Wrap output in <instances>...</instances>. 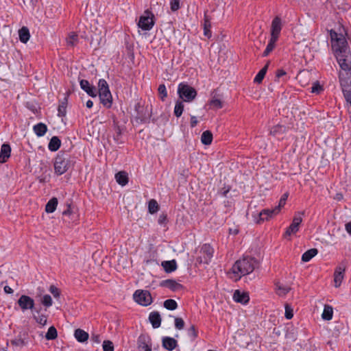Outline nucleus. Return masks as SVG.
I'll return each mask as SVG.
<instances>
[{
  "label": "nucleus",
  "mask_w": 351,
  "mask_h": 351,
  "mask_svg": "<svg viewBox=\"0 0 351 351\" xmlns=\"http://www.w3.org/2000/svg\"><path fill=\"white\" fill-rule=\"evenodd\" d=\"M277 40H278L270 38L269 43L267 45V47L263 53V56H267L270 53V52L274 49L275 44Z\"/></svg>",
  "instance_id": "34"
},
{
  "label": "nucleus",
  "mask_w": 351,
  "mask_h": 351,
  "mask_svg": "<svg viewBox=\"0 0 351 351\" xmlns=\"http://www.w3.org/2000/svg\"><path fill=\"white\" fill-rule=\"evenodd\" d=\"M66 43L69 46H75L78 43L77 35L75 33H71L66 38Z\"/></svg>",
  "instance_id": "36"
},
{
  "label": "nucleus",
  "mask_w": 351,
  "mask_h": 351,
  "mask_svg": "<svg viewBox=\"0 0 351 351\" xmlns=\"http://www.w3.org/2000/svg\"><path fill=\"white\" fill-rule=\"evenodd\" d=\"M121 133L117 132V133H112V137L115 141H118L119 136H121Z\"/></svg>",
  "instance_id": "59"
},
{
  "label": "nucleus",
  "mask_w": 351,
  "mask_h": 351,
  "mask_svg": "<svg viewBox=\"0 0 351 351\" xmlns=\"http://www.w3.org/2000/svg\"><path fill=\"white\" fill-rule=\"evenodd\" d=\"M134 300L142 306H147L152 302V298L148 291L136 290L134 293Z\"/></svg>",
  "instance_id": "8"
},
{
  "label": "nucleus",
  "mask_w": 351,
  "mask_h": 351,
  "mask_svg": "<svg viewBox=\"0 0 351 351\" xmlns=\"http://www.w3.org/2000/svg\"><path fill=\"white\" fill-rule=\"evenodd\" d=\"M321 90H322V86L317 83H315L313 84V86L311 87L312 93H319Z\"/></svg>",
  "instance_id": "51"
},
{
  "label": "nucleus",
  "mask_w": 351,
  "mask_h": 351,
  "mask_svg": "<svg viewBox=\"0 0 351 351\" xmlns=\"http://www.w3.org/2000/svg\"><path fill=\"white\" fill-rule=\"evenodd\" d=\"M158 93L162 100L167 97V92L165 84H160L158 88Z\"/></svg>",
  "instance_id": "44"
},
{
  "label": "nucleus",
  "mask_w": 351,
  "mask_h": 351,
  "mask_svg": "<svg viewBox=\"0 0 351 351\" xmlns=\"http://www.w3.org/2000/svg\"><path fill=\"white\" fill-rule=\"evenodd\" d=\"M70 156L67 154H58L54 160V170L58 175L64 174L71 167Z\"/></svg>",
  "instance_id": "5"
},
{
  "label": "nucleus",
  "mask_w": 351,
  "mask_h": 351,
  "mask_svg": "<svg viewBox=\"0 0 351 351\" xmlns=\"http://www.w3.org/2000/svg\"><path fill=\"white\" fill-rule=\"evenodd\" d=\"M163 285L173 291H177L182 288V285L173 280L164 281Z\"/></svg>",
  "instance_id": "28"
},
{
  "label": "nucleus",
  "mask_w": 351,
  "mask_h": 351,
  "mask_svg": "<svg viewBox=\"0 0 351 351\" xmlns=\"http://www.w3.org/2000/svg\"><path fill=\"white\" fill-rule=\"evenodd\" d=\"M49 291L54 296V298H58L60 296L59 289L53 285L50 286Z\"/></svg>",
  "instance_id": "48"
},
{
  "label": "nucleus",
  "mask_w": 351,
  "mask_h": 351,
  "mask_svg": "<svg viewBox=\"0 0 351 351\" xmlns=\"http://www.w3.org/2000/svg\"><path fill=\"white\" fill-rule=\"evenodd\" d=\"M184 110V105L182 101H177L174 108V114L177 117L182 115Z\"/></svg>",
  "instance_id": "39"
},
{
  "label": "nucleus",
  "mask_w": 351,
  "mask_h": 351,
  "mask_svg": "<svg viewBox=\"0 0 351 351\" xmlns=\"http://www.w3.org/2000/svg\"><path fill=\"white\" fill-rule=\"evenodd\" d=\"M66 113V109H65V107L62 105V106H59L58 107V115L59 116H64Z\"/></svg>",
  "instance_id": "53"
},
{
  "label": "nucleus",
  "mask_w": 351,
  "mask_h": 351,
  "mask_svg": "<svg viewBox=\"0 0 351 351\" xmlns=\"http://www.w3.org/2000/svg\"><path fill=\"white\" fill-rule=\"evenodd\" d=\"M288 198V193H285L282 195V197H280V199H283L284 201H287Z\"/></svg>",
  "instance_id": "63"
},
{
  "label": "nucleus",
  "mask_w": 351,
  "mask_h": 351,
  "mask_svg": "<svg viewBox=\"0 0 351 351\" xmlns=\"http://www.w3.org/2000/svg\"><path fill=\"white\" fill-rule=\"evenodd\" d=\"M86 107H87V108H92V107H93V102L91 100H88V101H86Z\"/></svg>",
  "instance_id": "61"
},
{
  "label": "nucleus",
  "mask_w": 351,
  "mask_h": 351,
  "mask_svg": "<svg viewBox=\"0 0 351 351\" xmlns=\"http://www.w3.org/2000/svg\"><path fill=\"white\" fill-rule=\"evenodd\" d=\"M11 147L9 144L3 143L1 147L0 162L4 163L10 157Z\"/></svg>",
  "instance_id": "17"
},
{
  "label": "nucleus",
  "mask_w": 351,
  "mask_h": 351,
  "mask_svg": "<svg viewBox=\"0 0 351 351\" xmlns=\"http://www.w3.org/2000/svg\"><path fill=\"white\" fill-rule=\"evenodd\" d=\"M345 270L346 267L342 265H340L336 267L334 273V282L335 287H339L341 285V282L344 278Z\"/></svg>",
  "instance_id": "14"
},
{
  "label": "nucleus",
  "mask_w": 351,
  "mask_h": 351,
  "mask_svg": "<svg viewBox=\"0 0 351 351\" xmlns=\"http://www.w3.org/2000/svg\"><path fill=\"white\" fill-rule=\"evenodd\" d=\"M345 228H346V231L348 232V233H349L350 234H351V221L350 222H348L346 224L345 226Z\"/></svg>",
  "instance_id": "58"
},
{
  "label": "nucleus",
  "mask_w": 351,
  "mask_h": 351,
  "mask_svg": "<svg viewBox=\"0 0 351 351\" xmlns=\"http://www.w3.org/2000/svg\"><path fill=\"white\" fill-rule=\"evenodd\" d=\"M210 27V22L206 14L204 16V35L206 36H210V33L209 28Z\"/></svg>",
  "instance_id": "40"
},
{
  "label": "nucleus",
  "mask_w": 351,
  "mask_h": 351,
  "mask_svg": "<svg viewBox=\"0 0 351 351\" xmlns=\"http://www.w3.org/2000/svg\"><path fill=\"white\" fill-rule=\"evenodd\" d=\"M34 132H47V125L43 123H39L33 126Z\"/></svg>",
  "instance_id": "45"
},
{
  "label": "nucleus",
  "mask_w": 351,
  "mask_h": 351,
  "mask_svg": "<svg viewBox=\"0 0 351 351\" xmlns=\"http://www.w3.org/2000/svg\"><path fill=\"white\" fill-rule=\"evenodd\" d=\"M58 205V199L56 197L51 198L46 204L45 211L48 213H53Z\"/></svg>",
  "instance_id": "26"
},
{
  "label": "nucleus",
  "mask_w": 351,
  "mask_h": 351,
  "mask_svg": "<svg viewBox=\"0 0 351 351\" xmlns=\"http://www.w3.org/2000/svg\"><path fill=\"white\" fill-rule=\"evenodd\" d=\"M19 36L21 42L26 43L30 38V34L28 28L26 27L21 28L19 30Z\"/></svg>",
  "instance_id": "22"
},
{
  "label": "nucleus",
  "mask_w": 351,
  "mask_h": 351,
  "mask_svg": "<svg viewBox=\"0 0 351 351\" xmlns=\"http://www.w3.org/2000/svg\"><path fill=\"white\" fill-rule=\"evenodd\" d=\"M341 198H342V195H341V194H337V195L336 199L340 200Z\"/></svg>",
  "instance_id": "64"
},
{
  "label": "nucleus",
  "mask_w": 351,
  "mask_h": 351,
  "mask_svg": "<svg viewBox=\"0 0 351 351\" xmlns=\"http://www.w3.org/2000/svg\"><path fill=\"white\" fill-rule=\"evenodd\" d=\"M148 209H149V212L151 214L156 213L158 210L159 206H158L157 202L155 199H151L149 202Z\"/></svg>",
  "instance_id": "38"
},
{
  "label": "nucleus",
  "mask_w": 351,
  "mask_h": 351,
  "mask_svg": "<svg viewBox=\"0 0 351 351\" xmlns=\"http://www.w3.org/2000/svg\"><path fill=\"white\" fill-rule=\"evenodd\" d=\"M213 133H202L201 136V142L205 145H209L213 141Z\"/></svg>",
  "instance_id": "31"
},
{
  "label": "nucleus",
  "mask_w": 351,
  "mask_h": 351,
  "mask_svg": "<svg viewBox=\"0 0 351 351\" xmlns=\"http://www.w3.org/2000/svg\"><path fill=\"white\" fill-rule=\"evenodd\" d=\"M143 349L144 350V351H152V348L151 347H149L148 345L147 344H145L143 346Z\"/></svg>",
  "instance_id": "62"
},
{
  "label": "nucleus",
  "mask_w": 351,
  "mask_h": 351,
  "mask_svg": "<svg viewBox=\"0 0 351 351\" xmlns=\"http://www.w3.org/2000/svg\"><path fill=\"white\" fill-rule=\"evenodd\" d=\"M102 347L104 351H114V346L112 342L110 341H104L103 342Z\"/></svg>",
  "instance_id": "43"
},
{
  "label": "nucleus",
  "mask_w": 351,
  "mask_h": 351,
  "mask_svg": "<svg viewBox=\"0 0 351 351\" xmlns=\"http://www.w3.org/2000/svg\"><path fill=\"white\" fill-rule=\"evenodd\" d=\"M213 249L208 244H204L201 248V252L203 254V257H201V262H204L205 263H208L213 257Z\"/></svg>",
  "instance_id": "15"
},
{
  "label": "nucleus",
  "mask_w": 351,
  "mask_h": 351,
  "mask_svg": "<svg viewBox=\"0 0 351 351\" xmlns=\"http://www.w3.org/2000/svg\"><path fill=\"white\" fill-rule=\"evenodd\" d=\"M333 315V309L332 307L329 305H325L324 308V311L322 315V317L323 319L329 321L332 319Z\"/></svg>",
  "instance_id": "25"
},
{
  "label": "nucleus",
  "mask_w": 351,
  "mask_h": 351,
  "mask_svg": "<svg viewBox=\"0 0 351 351\" xmlns=\"http://www.w3.org/2000/svg\"><path fill=\"white\" fill-rule=\"evenodd\" d=\"M166 219H167L166 215H160L158 217V223L159 224L164 223L165 222Z\"/></svg>",
  "instance_id": "56"
},
{
  "label": "nucleus",
  "mask_w": 351,
  "mask_h": 351,
  "mask_svg": "<svg viewBox=\"0 0 351 351\" xmlns=\"http://www.w3.org/2000/svg\"><path fill=\"white\" fill-rule=\"evenodd\" d=\"M40 302L42 304H43L46 308L50 307L52 304V298L49 295H44L40 298Z\"/></svg>",
  "instance_id": "37"
},
{
  "label": "nucleus",
  "mask_w": 351,
  "mask_h": 351,
  "mask_svg": "<svg viewBox=\"0 0 351 351\" xmlns=\"http://www.w3.org/2000/svg\"><path fill=\"white\" fill-rule=\"evenodd\" d=\"M189 337L192 339L194 340L197 337V332L195 329V327L194 325H192L187 331Z\"/></svg>",
  "instance_id": "42"
},
{
  "label": "nucleus",
  "mask_w": 351,
  "mask_h": 351,
  "mask_svg": "<svg viewBox=\"0 0 351 351\" xmlns=\"http://www.w3.org/2000/svg\"><path fill=\"white\" fill-rule=\"evenodd\" d=\"M211 109L217 110L223 107V103L221 99L215 97V96L209 101L208 104Z\"/></svg>",
  "instance_id": "30"
},
{
  "label": "nucleus",
  "mask_w": 351,
  "mask_h": 351,
  "mask_svg": "<svg viewBox=\"0 0 351 351\" xmlns=\"http://www.w3.org/2000/svg\"><path fill=\"white\" fill-rule=\"evenodd\" d=\"M178 346L177 341L169 337H163L162 339V346L169 351L173 350Z\"/></svg>",
  "instance_id": "18"
},
{
  "label": "nucleus",
  "mask_w": 351,
  "mask_h": 351,
  "mask_svg": "<svg viewBox=\"0 0 351 351\" xmlns=\"http://www.w3.org/2000/svg\"><path fill=\"white\" fill-rule=\"evenodd\" d=\"M175 327L178 330H182L184 327V322L180 317L175 318Z\"/></svg>",
  "instance_id": "46"
},
{
  "label": "nucleus",
  "mask_w": 351,
  "mask_h": 351,
  "mask_svg": "<svg viewBox=\"0 0 351 351\" xmlns=\"http://www.w3.org/2000/svg\"><path fill=\"white\" fill-rule=\"evenodd\" d=\"M61 145V141L58 136H53L48 145V149L51 152L57 151Z\"/></svg>",
  "instance_id": "21"
},
{
  "label": "nucleus",
  "mask_w": 351,
  "mask_h": 351,
  "mask_svg": "<svg viewBox=\"0 0 351 351\" xmlns=\"http://www.w3.org/2000/svg\"><path fill=\"white\" fill-rule=\"evenodd\" d=\"M101 103L106 107L110 108L112 103V97L107 82L100 79L98 82V91Z\"/></svg>",
  "instance_id": "3"
},
{
  "label": "nucleus",
  "mask_w": 351,
  "mask_h": 351,
  "mask_svg": "<svg viewBox=\"0 0 351 351\" xmlns=\"http://www.w3.org/2000/svg\"><path fill=\"white\" fill-rule=\"evenodd\" d=\"M58 336L57 330L54 326H51L49 328L48 331L45 335V338L47 340H53L56 339Z\"/></svg>",
  "instance_id": "33"
},
{
  "label": "nucleus",
  "mask_w": 351,
  "mask_h": 351,
  "mask_svg": "<svg viewBox=\"0 0 351 351\" xmlns=\"http://www.w3.org/2000/svg\"><path fill=\"white\" fill-rule=\"evenodd\" d=\"M233 300L236 302L245 304L248 302L250 297L247 293L244 291L242 292L239 290H236L233 294Z\"/></svg>",
  "instance_id": "16"
},
{
  "label": "nucleus",
  "mask_w": 351,
  "mask_h": 351,
  "mask_svg": "<svg viewBox=\"0 0 351 351\" xmlns=\"http://www.w3.org/2000/svg\"><path fill=\"white\" fill-rule=\"evenodd\" d=\"M303 213H297L292 221L291 224L287 228L285 232V236H290L296 233L299 230V226L302 221Z\"/></svg>",
  "instance_id": "11"
},
{
  "label": "nucleus",
  "mask_w": 351,
  "mask_h": 351,
  "mask_svg": "<svg viewBox=\"0 0 351 351\" xmlns=\"http://www.w3.org/2000/svg\"><path fill=\"white\" fill-rule=\"evenodd\" d=\"M116 181L121 186H125L128 182V173L125 171H119L115 174Z\"/></svg>",
  "instance_id": "20"
},
{
  "label": "nucleus",
  "mask_w": 351,
  "mask_h": 351,
  "mask_svg": "<svg viewBox=\"0 0 351 351\" xmlns=\"http://www.w3.org/2000/svg\"><path fill=\"white\" fill-rule=\"evenodd\" d=\"M34 319L36 320V322L42 325L45 326L47 324V317L44 315H33Z\"/></svg>",
  "instance_id": "41"
},
{
  "label": "nucleus",
  "mask_w": 351,
  "mask_h": 351,
  "mask_svg": "<svg viewBox=\"0 0 351 351\" xmlns=\"http://www.w3.org/2000/svg\"><path fill=\"white\" fill-rule=\"evenodd\" d=\"M339 81L343 95L351 105V72L350 70H342L339 72Z\"/></svg>",
  "instance_id": "4"
},
{
  "label": "nucleus",
  "mask_w": 351,
  "mask_h": 351,
  "mask_svg": "<svg viewBox=\"0 0 351 351\" xmlns=\"http://www.w3.org/2000/svg\"><path fill=\"white\" fill-rule=\"evenodd\" d=\"M318 251L316 248H312L305 252L302 256V261L303 262H308L315 255H317Z\"/></svg>",
  "instance_id": "27"
},
{
  "label": "nucleus",
  "mask_w": 351,
  "mask_h": 351,
  "mask_svg": "<svg viewBox=\"0 0 351 351\" xmlns=\"http://www.w3.org/2000/svg\"><path fill=\"white\" fill-rule=\"evenodd\" d=\"M278 213V209H263L256 215H253L254 221L256 223H261L266 220H269Z\"/></svg>",
  "instance_id": "9"
},
{
  "label": "nucleus",
  "mask_w": 351,
  "mask_h": 351,
  "mask_svg": "<svg viewBox=\"0 0 351 351\" xmlns=\"http://www.w3.org/2000/svg\"><path fill=\"white\" fill-rule=\"evenodd\" d=\"M197 123H198L197 118L195 116H192L191 117V122H190L191 128L195 127Z\"/></svg>",
  "instance_id": "55"
},
{
  "label": "nucleus",
  "mask_w": 351,
  "mask_h": 351,
  "mask_svg": "<svg viewBox=\"0 0 351 351\" xmlns=\"http://www.w3.org/2000/svg\"><path fill=\"white\" fill-rule=\"evenodd\" d=\"M164 307L168 310L173 311L178 308V304L174 300L168 299L164 302Z\"/></svg>",
  "instance_id": "35"
},
{
  "label": "nucleus",
  "mask_w": 351,
  "mask_h": 351,
  "mask_svg": "<svg viewBox=\"0 0 351 351\" xmlns=\"http://www.w3.org/2000/svg\"><path fill=\"white\" fill-rule=\"evenodd\" d=\"M91 339L94 342H95L97 343H100V338L98 335H93L91 337Z\"/></svg>",
  "instance_id": "57"
},
{
  "label": "nucleus",
  "mask_w": 351,
  "mask_h": 351,
  "mask_svg": "<svg viewBox=\"0 0 351 351\" xmlns=\"http://www.w3.org/2000/svg\"><path fill=\"white\" fill-rule=\"evenodd\" d=\"M257 261L252 257L244 256L237 261L231 269V274L234 275L231 278H234L235 281L239 280L242 276L252 273L256 265Z\"/></svg>",
  "instance_id": "2"
},
{
  "label": "nucleus",
  "mask_w": 351,
  "mask_h": 351,
  "mask_svg": "<svg viewBox=\"0 0 351 351\" xmlns=\"http://www.w3.org/2000/svg\"><path fill=\"white\" fill-rule=\"evenodd\" d=\"M80 88L85 91L89 96L96 97L97 96V90L96 88L90 84L89 82L86 80H81L80 81Z\"/></svg>",
  "instance_id": "13"
},
{
  "label": "nucleus",
  "mask_w": 351,
  "mask_h": 351,
  "mask_svg": "<svg viewBox=\"0 0 351 351\" xmlns=\"http://www.w3.org/2000/svg\"><path fill=\"white\" fill-rule=\"evenodd\" d=\"M286 75V72L282 69H279L276 71V77L279 79Z\"/></svg>",
  "instance_id": "54"
},
{
  "label": "nucleus",
  "mask_w": 351,
  "mask_h": 351,
  "mask_svg": "<svg viewBox=\"0 0 351 351\" xmlns=\"http://www.w3.org/2000/svg\"><path fill=\"white\" fill-rule=\"evenodd\" d=\"M282 20L280 17H275L271 25V38L278 40L282 29Z\"/></svg>",
  "instance_id": "12"
},
{
  "label": "nucleus",
  "mask_w": 351,
  "mask_h": 351,
  "mask_svg": "<svg viewBox=\"0 0 351 351\" xmlns=\"http://www.w3.org/2000/svg\"><path fill=\"white\" fill-rule=\"evenodd\" d=\"M12 345L16 346H23L25 344V341L21 338H16L11 341Z\"/></svg>",
  "instance_id": "49"
},
{
  "label": "nucleus",
  "mask_w": 351,
  "mask_h": 351,
  "mask_svg": "<svg viewBox=\"0 0 351 351\" xmlns=\"http://www.w3.org/2000/svg\"><path fill=\"white\" fill-rule=\"evenodd\" d=\"M330 36L332 50L339 66L341 70H350L351 54L345 36L332 29L330 31Z\"/></svg>",
  "instance_id": "1"
},
{
  "label": "nucleus",
  "mask_w": 351,
  "mask_h": 351,
  "mask_svg": "<svg viewBox=\"0 0 351 351\" xmlns=\"http://www.w3.org/2000/svg\"><path fill=\"white\" fill-rule=\"evenodd\" d=\"M179 97L184 102H191L197 96L196 90L187 84L180 83L178 86Z\"/></svg>",
  "instance_id": "6"
},
{
  "label": "nucleus",
  "mask_w": 351,
  "mask_h": 351,
  "mask_svg": "<svg viewBox=\"0 0 351 351\" xmlns=\"http://www.w3.org/2000/svg\"><path fill=\"white\" fill-rule=\"evenodd\" d=\"M290 287L280 284H276V293L280 296L285 295L289 291Z\"/></svg>",
  "instance_id": "32"
},
{
  "label": "nucleus",
  "mask_w": 351,
  "mask_h": 351,
  "mask_svg": "<svg viewBox=\"0 0 351 351\" xmlns=\"http://www.w3.org/2000/svg\"><path fill=\"white\" fill-rule=\"evenodd\" d=\"M172 11H176L179 9V0H171L170 2Z\"/></svg>",
  "instance_id": "50"
},
{
  "label": "nucleus",
  "mask_w": 351,
  "mask_h": 351,
  "mask_svg": "<svg viewBox=\"0 0 351 351\" xmlns=\"http://www.w3.org/2000/svg\"><path fill=\"white\" fill-rule=\"evenodd\" d=\"M162 266L165 271L168 273L175 271L177 268V264L175 260L164 261L162 263Z\"/></svg>",
  "instance_id": "23"
},
{
  "label": "nucleus",
  "mask_w": 351,
  "mask_h": 351,
  "mask_svg": "<svg viewBox=\"0 0 351 351\" xmlns=\"http://www.w3.org/2000/svg\"><path fill=\"white\" fill-rule=\"evenodd\" d=\"M154 25V14L148 10L140 16L138 26L143 30H150Z\"/></svg>",
  "instance_id": "7"
},
{
  "label": "nucleus",
  "mask_w": 351,
  "mask_h": 351,
  "mask_svg": "<svg viewBox=\"0 0 351 351\" xmlns=\"http://www.w3.org/2000/svg\"><path fill=\"white\" fill-rule=\"evenodd\" d=\"M285 203H286L285 201H284L282 199H280L279 202H278V205L277 206H276L275 208H274V209H278V213H279V212L280 211V209L285 206Z\"/></svg>",
  "instance_id": "52"
},
{
  "label": "nucleus",
  "mask_w": 351,
  "mask_h": 351,
  "mask_svg": "<svg viewBox=\"0 0 351 351\" xmlns=\"http://www.w3.org/2000/svg\"><path fill=\"white\" fill-rule=\"evenodd\" d=\"M17 304L23 312L31 310L33 311L34 308V300L29 296L22 295L18 300Z\"/></svg>",
  "instance_id": "10"
},
{
  "label": "nucleus",
  "mask_w": 351,
  "mask_h": 351,
  "mask_svg": "<svg viewBox=\"0 0 351 351\" xmlns=\"http://www.w3.org/2000/svg\"><path fill=\"white\" fill-rule=\"evenodd\" d=\"M285 317L287 319H290L293 317V309L292 308L288 305V304H286L285 305Z\"/></svg>",
  "instance_id": "47"
},
{
  "label": "nucleus",
  "mask_w": 351,
  "mask_h": 351,
  "mask_svg": "<svg viewBox=\"0 0 351 351\" xmlns=\"http://www.w3.org/2000/svg\"><path fill=\"white\" fill-rule=\"evenodd\" d=\"M149 319L154 328H158L161 324L160 315L157 311L152 312L149 315Z\"/></svg>",
  "instance_id": "19"
},
{
  "label": "nucleus",
  "mask_w": 351,
  "mask_h": 351,
  "mask_svg": "<svg viewBox=\"0 0 351 351\" xmlns=\"http://www.w3.org/2000/svg\"><path fill=\"white\" fill-rule=\"evenodd\" d=\"M74 336L79 342H84L88 339V334L84 330L80 328L75 330Z\"/></svg>",
  "instance_id": "24"
},
{
  "label": "nucleus",
  "mask_w": 351,
  "mask_h": 351,
  "mask_svg": "<svg viewBox=\"0 0 351 351\" xmlns=\"http://www.w3.org/2000/svg\"><path fill=\"white\" fill-rule=\"evenodd\" d=\"M269 66V62L266 64V65L261 69L257 75L255 76L254 79V82L257 84H260L262 82Z\"/></svg>",
  "instance_id": "29"
},
{
  "label": "nucleus",
  "mask_w": 351,
  "mask_h": 351,
  "mask_svg": "<svg viewBox=\"0 0 351 351\" xmlns=\"http://www.w3.org/2000/svg\"><path fill=\"white\" fill-rule=\"evenodd\" d=\"M4 291L6 293H13L12 289L11 287H10L9 286L4 287Z\"/></svg>",
  "instance_id": "60"
}]
</instances>
